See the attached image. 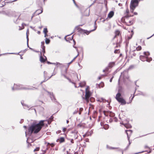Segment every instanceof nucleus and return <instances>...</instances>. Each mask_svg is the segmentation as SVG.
<instances>
[{
  "label": "nucleus",
  "mask_w": 154,
  "mask_h": 154,
  "mask_svg": "<svg viewBox=\"0 0 154 154\" xmlns=\"http://www.w3.org/2000/svg\"><path fill=\"white\" fill-rule=\"evenodd\" d=\"M45 120H41L37 124H33L28 128V131L25 132L26 135H31L33 133L34 134L38 133L44 125V122Z\"/></svg>",
  "instance_id": "f257e3e1"
},
{
  "label": "nucleus",
  "mask_w": 154,
  "mask_h": 154,
  "mask_svg": "<svg viewBox=\"0 0 154 154\" xmlns=\"http://www.w3.org/2000/svg\"><path fill=\"white\" fill-rule=\"evenodd\" d=\"M144 55H140V60L143 61H147L150 62L152 60L151 57H148L150 55L149 52H144L143 53Z\"/></svg>",
  "instance_id": "f03ea898"
},
{
  "label": "nucleus",
  "mask_w": 154,
  "mask_h": 154,
  "mask_svg": "<svg viewBox=\"0 0 154 154\" xmlns=\"http://www.w3.org/2000/svg\"><path fill=\"white\" fill-rule=\"evenodd\" d=\"M121 94L119 92H118L116 95V98L117 100L121 103L122 105H125L126 103L125 101L121 97Z\"/></svg>",
  "instance_id": "7ed1b4c3"
},
{
  "label": "nucleus",
  "mask_w": 154,
  "mask_h": 154,
  "mask_svg": "<svg viewBox=\"0 0 154 154\" xmlns=\"http://www.w3.org/2000/svg\"><path fill=\"white\" fill-rule=\"evenodd\" d=\"M34 88H27L23 87L22 85H14V87L12 88V90H20V89H33Z\"/></svg>",
  "instance_id": "20e7f679"
},
{
  "label": "nucleus",
  "mask_w": 154,
  "mask_h": 154,
  "mask_svg": "<svg viewBox=\"0 0 154 154\" xmlns=\"http://www.w3.org/2000/svg\"><path fill=\"white\" fill-rule=\"evenodd\" d=\"M89 88L88 86L86 88V93L85 95V100L86 101H88L89 99L91 96V94L89 91Z\"/></svg>",
  "instance_id": "39448f33"
},
{
  "label": "nucleus",
  "mask_w": 154,
  "mask_h": 154,
  "mask_svg": "<svg viewBox=\"0 0 154 154\" xmlns=\"http://www.w3.org/2000/svg\"><path fill=\"white\" fill-rule=\"evenodd\" d=\"M71 133V136L73 137L75 139L78 138V131L77 130H74L72 131Z\"/></svg>",
  "instance_id": "423d86ee"
},
{
  "label": "nucleus",
  "mask_w": 154,
  "mask_h": 154,
  "mask_svg": "<svg viewBox=\"0 0 154 154\" xmlns=\"http://www.w3.org/2000/svg\"><path fill=\"white\" fill-rule=\"evenodd\" d=\"M114 11H110L108 14L107 18L103 20V21H107L109 19L111 18L114 15Z\"/></svg>",
  "instance_id": "0eeeda50"
},
{
  "label": "nucleus",
  "mask_w": 154,
  "mask_h": 154,
  "mask_svg": "<svg viewBox=\"0 0 154 154\" xmlns=\"http://www.w3.org/2000/svg\"><path fill=\"white\" fill-rule=\"evenodd\" d=\"M128 17H125V21L126 24L127 26H130L133 24L134 21L133 20H130L128 21Z\"/></svg>",
  "instance_id": "6e6552de"
},
{
  "label": "nucleus",
  "mask_w": 154,
  "mask_h": 154,
  "mask_svg": "<svg viewBox=\"0 0 154 154\" xmlns=\"http://www.w3.org/2000/svg\"><path fill=\"white\" fill-rule=\"evenodd\" d=\"M125 131L127 134L128 140L129 142V144L130 145L131 143L130 142V137L129 136H130L131 134L132 131V130H126Z\"/></svg>",
  "instance_id": "1a4fd4ad"
},
{
  "label": "nucleus",
  "mask_w": 154,
  "mask_h": 154,
  "mask_svg": "<svg viewBox=\"0 0 154 154\" xmlns=\"http://www.w3.org/2000/svg\"><path fill=\"white\" fill-rule=\"evenodd\" d=\"M44 90L47 92L48 94L50 95V97L51 98V100L54 101V102H56V99L55 98V97L53 94L52 93L50 92H48L47 91H46L44 89Z\"/></svg>",
  "instance_id": "9d476101"
},
{
  "label": "nucleus",
  "mask_w": 154,
  "mask_h": 154,
  "mask_svg": "<svg viewBox=\"0 0 154 154\" xmlns=\"http://www.w3.org/2000/svg\"><path fill=\"white\" fill-rule=\"evenodd\" d=\"M44 77L45 78V79L44 81H43L41 82V83H42L43 82H44L45 81H47L48 79L50 78L52 76L55 75V74H53L50 77H48L47 78V72H45V71L44 72Z\"/></svg>",
  "instance_id": "9b49d317"
},
{
  "label": "nucleus",
  "mask_w": 154,
  "mask_h": 154,
  "mask_svg": "<svg viewBox=\"0 0 154 154\" xmlns=\"http://www.w3.org/2000/svg\"><path fill=\"white\" fill-rule=\"evenodd\" d=\"M43 12V9L41 8L40 9L37 10L34 14V15L32 16V18L34 16V15H38L42 13Z\"/></svg>",
  "instance_id": "f8f14e48"
},
{
  "label": "nucleus",
  "mask_w": 154,
  "mask_h": 154,
  "mask_svg": "<svg viewBox=\"0 0 154 154\" xmlns=\"http://www.w3.org/2000/svg\"><path fill=\"white\" fill-rule=\"evenodd\" d=\"M120 124L124 125V126L126 128H131V126L130 124L128 123H125L123 122H121Z\"/></svg>",
  "instance_id": "ddd939ff"
},
{
  "label": "nucleus",
  "mask_w": 154,
  "mask_h": 154,
  "mask_svg": "<svg viewBox=\"0 0 154 154\" xmlns=\"http://www.w3.org/2000/svg\"><path fill=\"white\" fill-rule=\"evenodd\" d=\"M65 141V139L63 137H61L60 138L57 139L56 141L57 142H59L60 143H61L64 142Z\"/></svg>",
  "instance_id": "4468645a"
},
{
  "label": "nucleus",
  "mask_w": 154,
  "mask_h": 154,
  "mask_svg": "<svg viewBox=\"0 0 154 154\" xmlns=\"http://www.w3.org/2000/svg\"><path fill=\"white\" fill-rule=\"evenodd\" d=\"M44 57L45 58H43L42 55H41L40 57V61L41 62L44 63L47 60V59L46 57L45 56H44Z\"/></svg>",
  "instance_id": "2eb2a0df"
},
{
  "label": "nucleus",
  "mask_w": 154,
  "mask_h": 154,
  "mask_svg": "<svg viewBox=\"0 0 154 154\" xmlns=\"http://www.w3.org/2000/svg\"><path fill=\"white\" fill-rule=\"evenodd\" d=\"M42 48V50L41 51V54L42 55V54L44 55V54L45 53V46H43L42 47H41Z\"/></svg>",
  "instance_id": "dca6fc26"
},
{
  "label": "nucleus",
  "mask_w": 154,
  "mask_h": 154,
  "mask_svg": "<svg viewBox=\"0 0 154 154\" xmlns=\"http://www.w3.org/2000/svg\"><path fill=\"white\" fill-rule=\"evenodd\" d=\"M115 65V62H110L109 64V67L110 68H112Z\"/></svg>",
  "instance_id": "f3484780"
},
{
  "label": "nucleus",
  "mask_w": 154,
  "mask_h": 154,
  "mask_svg": "<svg viewBox=\"0 0 154 154\" xmlns=\"http://www.w3.org/2000/svg\"><path fill=\"white\" fill-rule=\"evenodd\" d=\"M86 84V83L85 82H82L79 83V86L82 87H84Z\"/></svg>",
  "instance_id": "a211bd4d"
},
{
  "label": "nucleus",
  "mask_w": 154,
  "mask_h": 154,
  "mask_svg": "<svg viewBox=\"0 0 154 154\" xmlns=\"http://www.w3.org/2000/svg\"><path fill=\"white\" fill-rule=\"evenodd\" d=\"M53 64L56 66H63V65L62 64L58 62L54 63H53Z\"/></svg>",
  "instance_id": "6ab92c4d"
},
{
  "label": "nucleus",
  "mask_w": 154,
  "mask_h": 154,
  "mask_svg": "<svg viewBox=\"0 0 154 154\" xmlns=\"http://www.w3.org/2000/svg\"><path fill=\"white\" fill-rule=\"evenodd\" d=\"M21 103L23 106L24 109H29V107L28 105L26 104H24L22 103V102H21Z\"/></svg>",
  "instance_id": "aec40b11"
},
{
  "label": "nucleus",
  "mask_w": 154,
  "mask_h": 154,
  "mask_svg": "<svg viewBox=\"0 0 154 154\" xmlns=\"http://www.w3.org/2000/svg\"><path fill=\"white\" fill-rule=\"evenodd\" d=\"M65 39H66V41L69 42L70 41V40H72V39H73L72 36L71 37V38H70V39H69V38H67L66 36L65 37Z\"/></svg>",
  "instance_id": "412c9836"
},
{
  "label": "nucleus",
  "mask_w": 154,
  "mask_h": 154,
  "mask_svg": "<svg viewBox=\"0 0 154 154\" xmlns=\"http://www.w3.org/2000/svg\"><path fill=\"white\" fill-rule=\"evenodd\" d=\"M30 139L29 138H27V143H30L32 142V141H30ZM29 145L31 146V144H29L28 146V147H29Z\"/></svg>",
  "instance_id": "4be33fe9"
},
{
  "label": "nucleus",
  "mask_w": 154,
  "mask_h": 154,
  "mask_svg": "<svg viewBox=\"0 0 154 154\" xmlns=\"http://www.w3.org/2000/svg\"><path fill=\"white\" fill-rule=\"evenodd\" d=\"M141 47L140 46H138L136 48V50L137 51H140L141 49Z\"/></svg>",
  "instance_id": "5701e85b"
},
{
  "label": "nucleus",
  "mask_w": 154,
  "mask_h": 154,
  "mask_svg": "<svg viewBox=\"0 0 154 154\" xmlns=\"http://www.w3.org/2000/svg\"><path fill=\"white\" fill-rule=\"evenodd\" d=\"M29 30L27 29V31H26V34L27 40L28 41H29L28 35L29 34Z\"/></svg>",
  "instance_id": "b1692460"
},
{
  "label": "nucleus",
  "mask_w": 154,
  "mask_h": 154,
  "mask_svg": "<svg viewBox=\"0 0 154 154\" xmlns=\"http://www.w3.org/2000/svg\"><path fill=\"white\" fill-rule=\"evenodd\" d=\"M120 33V32L119 30H116L115 32V34L116 36L119 35Z\"/></svg>",
  "instance_id": "393cba45"
},
{
  "label": "nucleus",
  "mask_w": 154,
  "mask_h": 154,
  "mask_svg": "<svg viewBox=\"0 0 154 154\" xmlns=\"http://www.w3.org/2000/svg\"><path fill=\"white\" fill-rule=\"evenodd\" d=\"M45 42L46 44H48L50 43V40L49 39L46 38L45 39Z\"/></svg>",
  "instance_id": "a878e982"
},
{
  "label": "nucleus",
  "mask_w": 154,
  "mask_h": 154,
  "mask_svg": "<svg viewBox=\"0 0 154 154\" xmlns=\"http://www.w3.org/2000/svg\"><path fill=\"white\" fill-rule=\"evenodd\" d=\"M69 140L70 141V145H72V144L74 143V141H73V139H69Z\"/></svg>",
  "instance_id": "bb28decb"
},
{
  "label": "nucleus",
  "mask_w": 154,
  "mask_h": 154,
  "mask_svg": "<svg viewBox=\"0 0 154 154\" xmlns=\"http://www.w3.org/2000/svg\"><path fill=\"white\" fill-rule=\"evenodd\" d=\"M73 42H74V45H73V47L74 48H76V50L77 51V52H78V49H77V48H76V47H75V46H74V45H75V44L76 42H75V41L74 40H73Z\"/></svg>",
  "instance_id": "cd10ccee"
},
{
  "label": "nucleus",
  "mask_w": 154,
  "mask_h": 154,
  "mask_svg": "<svg viewBox=\"0 0 154 154\" xmlns=\"http://www.w3.org/2000/svg\"><path fill=\"white\" fill-rule=\"evenodd\" d=\"M48 32V31L47 28H44V30H43V32L44 33H47Z\"/></svg>",
  "instance_id": "c85d7f7f"
},
{
  "label": "nucleus",
  "mask_w": 154,
  "mask_h": 154,
  "mask_svg": "<svg viewBox=\"0 0 154 154\" xmlns=\"http://www.w3.org/2000/svg\"><path fill=\"white\" fill-rule=\"evenodd\" d=\"M48 144L50 145L52 147H53L55 145V144L54 143H48Z\"/></svg>",
  "instance_id": "c756f323"
},
{
  "label": "nucleus",
  "mask_w": 154,
  "mask_h": 154,
  "mask_svg": "<svg viewBox=\"0 0 154 154\" xmlns=\"http://www.w3.org/2000/svg\"><path fill=\"white\" fill-rule=\"evenodd\" d=\"M106 147L107 149H115V148H114V147H110L109 146H108V145H106Z\"/></svg>",
  "instance_id": "7c9ffc66"
},
{
  "label": "nucleus",
  "mask_w": 154,
  "mask_h": 154,
  "mask_svg": "<svg viewBox=\"0 0 154 154\" xmlns=\"http://www.w3.org/2000/svg\"><path fill=\"white\" fill-rule=\"evenodd\" d=\"M103 127L105 129H107L109 128V126L108 125H106L104 126Z\"/></svg>",
  "instance_id": "2f4dec72"
},
{
  "label": "nucleus",
  "mask_w": 154,
  "mask_h": 154,
  "mask_svg": "<svg viewBox=\"0 0 154 154\" xmlns=\"http://www.w3.org/2000/svg\"><path fill=\"white\" fill-rule=\"evenodd\" d=\"M40 148L39 147H36L35 149L34 150V151L35 152V151H38L39 150Z\"/></svg>",
  "instance_id": "473e14b6"
},
{
  "label": "nucleus",
  "mask_w": 154,
  "mask_h": 154,
  "mask_svg": "<svg viewBox=\"0 0 154 154\" xmlns=\"http://www.w3.org/2000/svg\"><path fill=\"white\" fill-rule=\"evenodd\" d=\"M119 52V50H116L114 51V53H118Z\"/></svg>",
  "instance_id": "72a5a7b5"
},
{
  "label": "nucleus",
  "mask_w": 154,
  "mask_h": 154,
  "mask_svg": "<svg viewBox=\"0 0 154 154\" xmlns=\"http://www.w3.org/2000/svg\"><path fill=\"white\" fill-rule=\"evenodd\" d=\"M44 41L42 42H41V47H42L43 46H44Z\"/></svg>",
  "instance_id": "f704fd0d"
},
{
  "label": "nucleus",
  "mask_w": 154,
  "mask_h": 154,
  "mask_svg": "<svg viewBox=\"0 0 154 154\" xmlns=\"http://www.w3.org/2000/svg\"><path fill=\"white\" fill-rule=\"evenodd\" d=\"M78 112V111L77 110H75L73 113V114H76Z\"/></svg>",
  "instance_id": "c9c22d12"
},
{
  "label": "nucleus",
  "mask_w": 154,
  "mask_h": 154,
  "mask_svg": "<svg viewBox=\"0 0 154 154\" xmlns=\"http://www.w3.org/2000/svg\"><path fill=\"white\" fill-rule=\"evenodd\" d=\"M66 128H64L63 129V132H65L66 131Z\"/></svg>",
  "instance_id": "e433bc0d"
},
{
  "label": "nucleus",
  "mask_w": 154,
  "mask_h": 154,
  "mask_svg": "<svg viewBox=\"0 0 154 154\" xmlns=\"http://www.w3.org/2000/svg\"><path fill=\"white\" fill-rule=\"evenodd\" d=\"M74 154H79V152L78 151L74 152Z\"/></svg>",
  "instance_id": "4c0bfd02"
},
{
  "label": "nucleus",
  "mask_w": 154,
  "mask_h": 154,
  "mask_svg": "<svg viewBox=\"0 0 154 154\" xmlns=\"http://www.w3.org/2000/svg\"><path fill=\"white\" fill-rule=\"evenodd\" d=\"M23 122V119H21L20 121V123H22Z\"/></svg>",
  "instance_id": "58836bf2"
},
{
  "label": "nucleus",
  "mask_w": 154,
  "mask_h": 154,
  "mask_svg": "<svg viewBox=\"0 0 154 154\" xmlns=\"http://www.w3.org/2000/svg\"><path fill=\"white\" fill-rule=\"evenodd\" d=\"M44 34H45L44 36L45 37H46L48 36V35L47 34V33H44Z\"/></svg>",
  "instance_id": "ea45409f"
},
{
  "label": "nucleus",
  "mask_w": 154,
  "mask_h": 154,
  "mask_svg": "<svg viewBox=\"0 0 154 154\" xmlns=\"http://www.w3.org/2000/svg\"><path fill=\"white\" fill-rule=\"evenodd\" d=\"M85 141L86 142H88L89 141V139L88 138H86L85 139Z\"/></svg>",
  "instance_id": "a19ab883"
},
{
  "label": "nucleus",
  "mask_w": 154,
  "mask_h": 154,
  "mask_svg": "<svg viewBox=\"0 0 154 154\" xmlns=\"http://www.w3.org/2000/svg\"><path fill=\"white\" fill-rule=\"evenodd\" d=\"M113 77H112V78H111L110 79V82H112V79H113Z\"/></svg>",
  "instance_id": "79ce46f5"
},
{
  "label": "nucleus",
  "mask_w": 154,
  "mask_h": 154,
  "mask_svg": "<svg viewBox=\"0 0 154 154\" xmlns=\"http://www.w3.org/2000/svg\"><path fill=\"white\" fill-rule=\"evenodd\" d=\"M79 53V52H78ZM79 53L78 54V55L76 56H75L74 58L73 59H74V60H75V59L77 58V56H78L79 55Z\"/></svg>",
  "instance_id": "37998d69"
},
{
  "label": "nucleus",
  "mask_w": 154,
  "mask_h": 154,
  "mask_svg": "<svg viewBox=\"0 0 154 154\" xmlns=\"http://www.w3.org/2000/svg\"><path fill=\"white\" fill-rule=\"evenodd\" d=\"M126 13L128 14L129 13V10H128V9H127L126 10Z\"/></svg>",
  "instance_id": "c03bdc74"
},
{
  "label": "nucleus",
  "mask_w": 154,
  "mask_h": 154,
  "mask_svg": "<svg viewBox=\"0 0 154 154\" xmlns=\"http://www.w3.org/2000/svg\"><path fill=\"white\" fill-rule=\"evenodd\" d=\"M145 148H149V147L148 146H146V145L145 146Z\"/></svg>",
  "instance_id": "a18cd8bd"
},
{
  "label": "nucleus",
  "mask_w": 154,
  "mask_h": 154,
  "mask_svg": "<svg viewBox=\"0 0 154 154\" xmlns=\"http://www.w3.org/2000/svg\"><path fill=\"white\" fill-rule=\"evenodd\" d=\"M83 110V108H81L79 109V111L81 112Z\"/></svg>",
  "instance_id": "49530a36"
},
{
  "label": "nucleus",
  "mask_w": 154,
  "mask_h": 154,
  "mask_svg": "<svg viewBox=\"0 0 154 154\" xmlns=\"http://www.w3.org/2000/svg\"><path fill=\"white\" fill-rule=\"evenodd\" d=\"M134 95L133 97H132L131 99V102H130V103H131V102L132 100L134 98Z\"/></svg>",
  "instance_id": "de8ad7c7"
},
{
  "label": "nucleus",
  "mask_w": 154,
  "mask_h": 154,
  "mask_svg": "<svg viewBox=\"0 0 154 154\" xmlns=\"http://www.w3.org/2000/svg\"><path fill=\"white\" fill-rule=\"evenodd\" d=\"M72 63V62H71V61L70 62H69V63H67L68 66H69V65Z\"/></svg>",
  "instance_id": "09e8293b"
},
{
  "label": "nucleus",
  "mask_w": 154,
  "mask_h": 154,
  "mask_svg": "<svg viewBox=\"0 0 154 154\" xmlns=\"http://www.w3.org/2000/svg\"><path fill=\"white\" fill-rule=\"evenodd\" d=\"M134 14L135 15H137V13L136 12H134Z\"/></svg>",
  "instance_id": "8fccbe9b"
},
{
  "label": "nucleus",
  "mask_w": 154,
  "mask_h": 154,
  "mask_svg": "<svg viewBox=\"0 0 154 154\" xmlns=\"http://www.w3.org/2000/svg\"><path fill=\"white\" fill-rule=\"evenodd\" d=\"M86 135H87V134H84V135H83V136L84 137H86Z\"/></svg>",
  "instance_id": "3c124183"
},
{
  "label": "nucleus",
  "mask_w": 154,
  "mask_h": 154,
  "mask_svg": "<svg viewBox=\"0 0 154 154\" xmlns=\"http://www.w3.org/2000/svg\"><path fill=\"white\" fill-rule=\"evenodd\" d=\"M98 101H100V102H101L102 101H103V100L102 99L101 100H98Z\"/></svg>",
  "instance_id": "603ef678"
},
{
  "label": "nucleus",
  "mask_w": 154,
  "mask_h": 154,
  "mask_svg": "<svg viewBox=\"0 0 154 154\" xmlns=\"http://www.w3.org/2000/svg\"><path fill=\"white\" fill-rule=\"evenodd\" d=\"M124 74V72L121 73V75L120 76V78L122 76V75H123Z\"/></svg>",
  "instance_id": "864d4df0"
},
{
  "label": "nucleus",
  "mask_w": 154,
  "mask_h": 154,
  "mask_svg": "<svg viewBox=\"0 0 154 154\" xmlns=\"http://www.w3.org/2000/svg\"><path fill=\"white\" fill-rule=\"evenodd\" d=\"M23 25H25V24L24 23H23L22 24V26H23V29L24 28V26H23Z\"/></svg>",
  "instance_id": "5fc2aeb1"
},
{
  "label": "nucleus",
  "mask_w": 154,
  "mask_h": 154,
  "mask_svg": "<svg viewBox=\"0 0 154 154\" xmlns=\"http://www.w3.org/2000/svg\"><path fill=\"white\" fill-rule=\"evenodd\" d=\"M27 45L28 47H29V45H28V41L27 40Z\"/></svg>",
  "instance_id": "6e6d98bb"
},
{
  "label": "nucleus",
  "mask_w": 154,
  "mask_h": 154,
  "mask_svg": "<svg viewBox=\"0 0 154 154\" xmlns=\"http://www.w3.org/2000/svg\"><path fill=\"white\" fill-rule=\"evenodd\" d=\"M120 80V78L119 79V81H118V84H119Z\"/></svg>",
  "instance_id": "4d7b16f0"
},
{
  "label": "nucleus",
  "mask_w": 154,
  "mask_h": 154,
  "mask_svg": "<svg viewBox=\"0 0 154 154\" xmlns=\"http://www.w3.org/2000/svg\"><path fill=\"white\" fill-rule=\"evenodd\" d=\"M38 34H40V31H38Z\"/></svg>",
  "instance_id": "13d9d810"
},
{
  "label": "nucleus",
  "mask_w": 154,
  "mask_h": 154,
  "mask_svg": "<svg viewBox=\"0 0 154 154\" xmlns=\"http://www.w3.org/2000/svg\"><path fill=\"white\" fill-rule=\"evenodd\" d=\"M23 127L25 128V129L26 128V126H24Z\"/></svg>",
  "instance_id": "bf43d9fd"
},
{
  "label": "nucleus",
  "mask_w": 154,
  "mask_h": 154,
  "mask_svg": "<svg viewBox=\"0 0 154 154\" xmlns=\"http://www.w3.org/2000/svg\"><path fill=\"white\" fill-rule=\"evenodd\" d=\"M69 120H67L66 121V123H69Z\"/></svg>",
  "instance_id": "052dcab7"
},
{
  "label": "nucleus",
  "mask_w": 154,
  "mask_h": 154,
  "mask_svg": "<svg viewBox=\"0 0 154 154\" xmlns=\"http://www.w3.org/2000/svg\"><path fill=\"white\" fill-rule=\"evenodd\" d=\"M75 60H74V59H73L71 61V62H72L73 61H74Z\"/></svg>",
  "instance_id": "680f3d73"
},
{
  "label": "nucleus",
  "mask_w": 154,
  "mask_h": 154,
  "mask_svg": "<svg viewBox=\"0 0 154 154\" xmlns=\"http://www.w3.org/2000/svg\"><path fill=\"white\" fill-rule=\"evenodd\" d=\"M81 114V112L80 111V112H79V115H80V114Z\"/></svg>",
  "instance_id": "e2e57ef3"
},
{
  "label": "nucleus",
  "mask_w": 154,
  "mask_h": 154,
  "mask_svg": "<svg viewBox=\"0 0 154 154\" xmlns=\"http://www.w3.org/2000/svg\"><path fill=\"white\" fill-rule=\"evenodd\" d=\"M89 15V13H88V14L86 15H85L86 16H88Z\"/></svg>",
  "instance_id": "0e129e2a"
},
{
  "label": "nucleus",
  "mask_w": 154,
  "mask_h": 154,
  "mask_svg": "<svg viewBox=\"0 0 154 154\" xmlns=\"http://www.w3.org/2000/svg\"><path fill=\"white\" fill-rule=\"evenodd\" d=\"M20 58L21 59H23V57H22V56H21L20 57Z\"/></svg>",
  "instance_id": "69168bd1"
},
{
  "label": "nucleus",
  "mask_w": 154,
  "mask_h": 154,
  "mask_svg": "<svg viewBox=\"0 0 154 154\" xmlns=\"http://www.w3.org/2000/svg\"><path fill=\"white\" fill-rule=\"evenodd\" d=\"M131 37H130H130H128V39H131Z\"/></svg>",
  "instance_id": "338daca9"
},
{
  "label": "nucleus",
  "mask_w": 154,
  "mask_h": 154,
  "mask_svg": "<svg viewBox=\"0 0 154 154\" xmlns=\"http://www.w3.org/2000/svg\"><path fill=\"white\" fill-rule=\"evenodd\" d=\"M73 1L75 3V0H73Z\"/></svg>",
  "instance_id": "774afa93"
}]
</instances>
